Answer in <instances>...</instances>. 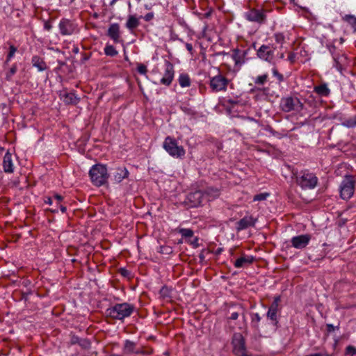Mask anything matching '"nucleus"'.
<instances>
[{"instance_id": "obj_9", "label": "nucleus", "mask_w": 356, "mask_h": 356, "mask_svg": "<svg viewBox=\"0 0 356 356\" xmlns=\"http://www.w3.org/2000/svg\"><path fill=\"white\" fill-rule=\"evenodd\" d=\"M277 46L273 43L264 44L259 49H256L257 56L259 58L269 63H274L275 51Z\"/></svg>"}, {"instance_id": "obj_49", "label": "nucleus", "mask_w": 356, "mask_h": 356, "mask_svg": "<svg viewBox=\"0 0 356 356\" xmlns=\"http://www.w3.org/2000/svg\"><path fill=\"white\" fill-rule=\"evenodd\" d=\"M238 317V312H232L231 314V316H229V319L231 320H236Z\"/></svg>"}, {"instance_id": "obj_50", "label": "nucleus", "mask_w": 356, "mask_h": 356, "mask_svg": "<svg viewBox=\"0 0 356 356\" xmlns=\"http://www.w3.org/2000/svg\"><path fill=\"white\" fill-rule=\"evenodd\" d=\"M81 338H79L78 337H73L72 338V343L73 344H75V343H78L79 344V341Z\"/></svg>"}, {"instance_id": "obj_5", "label": "nucleus", "mask_w": 356, "mask_h": 356, "mask_svg": "<svg viewBox=\"0 0 356 356\" xmlns=\"http://www.w3.org/2000/svg\"><path fill=\"white\" fill-rule=\"evenodd\" d=\"M318 181V177L308 170H302L296 177L297 184L303 190H312L316 188Z\"/></svg>"}, {"instance_id": "obj_38", "label": "nucleus", "mask_w": 356, "mask_h": 356, "mask_svg": "<svg viewBox=\"0 0 356 356\" xmlns=\"http://www.w3.org/2000/svg\"><path fill=\"white\" fill-rule=\"evenodd\" d=\"M272 73L273 75L277 78L279 82H282L284 81V76L277 71V68L273 67L272 69Z\"/></svg>"}, {"instance_id": "obj_54", "label": "nucleus", "mask_w": 356, "mask_h": 356, "mask_svg": "<svg viewBox=\"0 0 356 356\" xmlns=\"http://www.w3.org/2000/svg\"><path fill=\"white\" fill-rule=\"evenodd\" d=\"M327 327L328 331H330V332L333 331L334 330V326L332 324H327Z\"/></svg>"}, {"instance_id": "obj_60", "label": "nucleus", "mask_w": 356, "mask_h": 356, "mask_svg": "<svg viewBox=\"0 0 356 356\" xmlns=\"http://www.w3.org/2000/svg\"><path fill=\"white\" fill-rule=\"evenodd\" d=\"M221 252H222V249L221 248H218L217 250V254H220Z\"/></svg>"}, {"instance_id": "obj_37", "label": "nucleus", "mask_w": 356, "mask_h": 356, "mask_svg": "<svg viewBox=\"0 0 356 356\" xmlns=\"http://www.w3.org/2000/svg\"><path fill=\"white\" fill-rule=\"evenodd\" d=\"M79 345L83 349H89L91 346V343L90 340L81 338L79 341Z\"/></svg>"}, {"instance_id": "obj_24", "label": "nucleus", "mask_w": 356, "mask_h": 356, "mask_svg": "<svg viewBox=\"0 0 356 356\" xmlns=\"http://www.w3.org/2000/svg\"><path fill=\"white\" fill-rule=\"evenodd\" d=\"M277 308L269 307L268 310L266 313V317L271 322V324L275 327H277L279 321H278V315H277Z\"/></svg>"}, {"instance_id": "obj_4", "label": "nucleus", "mask_w": 356, "mask_h": 356, "mask_svg": "<svg viewBox=\"0 0 356 356\" xmlns=\"http://www.w3.org/2000/svg\"><path fill=\"white\" fill-rule=\"evenodd\" d=\"M163 148L166 152L175 159H182L186 154L184 147L179 145L177 141L171 136H167L163 143Z\"/></svg>"}, {"instance_id": "obj_2", "label": "nucleus", "mask_w": 356, "mask_h": 356, "mask_svg": "<svg viewBox=\"0 0 356 356\" xmlns=\"http://www.w3.org/2000/svg\"><path fill=\"white\" fill-rule=\"evenodd\" d=\"M88 174L91 182L95 186L99 187L108 182L109 174L106 165L101 163L93 165L90 168Z\"/></svg>"}, {"instance_id": "obj_46", "label": "nucleus", "mask_w": 356, "mask_h": 356, "mask_svg": "<svg viewBox=\"0 0 356 356\" xmlns=\"http://www.w3.org/2000/svg\"><path fill=\"white\" fill-rule=\"evenodd\" d=\"M44 29L48 31H49L52 29V25L48 21H44Z\"/></svg>"}, {"instance_id": "obj_56", "label": "nucleus", "mask_w": 356, "mask_h": 356, "mask_svg": "<svg viewBox=\"0 0 356 356\" xmlns=\"http://www.w3.org/2000/svg\"><path fill=\"white\" fill-rule=\"evenodd\" d=\"M308 356H329V355H323L321 353H314V354H311Z\"/></svg>"}, {"instance_id": "obj_19", "label": "nucleus", "mask_w": 356, "mask_h": 356, "mask_svg": "<svg viewBox=\"0 0 356 356\" xmlns=\"http://www.w3.org/2000/svg\"><path fill=\"white\" fill-rule=\"evenodd\" d=\"M254 260V257L253 256L243 254L234 261V266L237 268H244L246 266L251 264Z\"/></svg>"}, {"instance_id": "obj_11", "label": "nucleus", "mask_w": 356, "mask_h": 356, "mask_svg": "<svg viewBox=\"0 0 356 356\" xmlns=\"http://www.w3.org/2000/svg\"><path fill=\"white\" fill-rule=\"evenodd\" d=\"M229 80L218 74L210 79V87L214 92L225 91L228 85Z\"/></svg>"}, {"instance_id": "obj_47", "label": "nucleus", "mask_w": 356, "mask_h": 356, "mask_svg": "<svg viewBox=\"0 0 356 356\" xmlns=\"http://www.w3.org/2000/svg\"><path fill=\"white\" fill-rule=\"evenodd\" d=\"M185 46L188 52L193 55V45L190 43H185Z\"/></svg>"}, {"instance_id": "obj_39", "label": "nucleus", "mask_w": 356, "mask_h": 356, "mask_svg": "<svg viewBox=\"0 0 356 356\" xmlns=\"http://www.w3.org/2000/svg\"><path fill=\"white\" fill-rule=\"evenodd\" d=\"M137 72L140 74L145 75L147 72V67L142 63L138 64Z\"/></svg>"}, {"instance_id": "obj_18", "label": "nucleus", "mask_w": 356, "mask_h": 356, "mask_svg": "<svg viewBox=\"0 0 356 356\" xmlns=\"http://www.w3.org/2000/svg\"><path fill=\"white\" fill-rule=\"evenodd\" d=\"M123 352L125 354H140L142 353L141 350L138 348L137 343L129 339H126L124 341Z\"/></svg>"}, {"instance_id": "obj_36", "label": "nucleus", "mask_w": 356, "mask_h": 356, "mask_svg": "<svg viewBox=\"0 0 356 356\" xmlns=\"http://www.w3.org/2000/svg\"><path fill=\"white\" fill-rule=\"evenodd\" d=\"M270 194L268 193H261L259 194H257L253 197V201H264L269 197Z\"/></svg>"}, {"instance_id": "obj_63", "label": "nucleus", "mask_w": 356, "mask_h": 356, "mask_svg": "<svg viewBox=\"0 0 356 356\" xmlns=\"http://www.w3.org/2000/svg\"><path fill=\"white\" fill-rule=\"evenodd\" d=\"M52 212L55 213V212H58V209H53L51 210Z\"/></svg>"}, {"instance_id": "obj_52", "label": "nucleus", "mask_w": 356, "mask_h": 356, "mask_svg": "<svg viewBox=\"0 0 356 356\" xmlns=\"http://www.w3.org/2000/svg\"><path fill=\"white\" fill-rule=\"evenodd\" d=\"M44 202H45V204L51 205V204H53L54 199L51 197H47L46 200H44Z\"/></svg>"}, {"instance_id": "obj_42", "label": "nucleus", "mask_w": 356, "mask_h": 356, "mask_svg": "<svg viewBox=\"0 0 356 356\" xmlns=\"http://www.w3.org/2000/svg\"><path fill=\"white\" fill-rule=\"evenodd\" d=\"M346 353L348 355L353 356V355H356V348L355 347H353V346H348L346 348Z\"/></svg>"}, {"instance_id": "obj_57", "label": "nucleus", "mask_w": 356, "mask_h": 356, "mask_svg": "<svg viewBox=\"0 0 356 356\" xmlns=\"http://www.w3.org/2000/svg\"><path fill=\"white\" fill-rule=\"evenodd\" d=\"M277 56H278L280 59H284V53L277 54Z\"/></svg>"}, {"instance_id": "obj_16", "label": "nucleus", "mask_w": 356, "mask_h": 356, "mask_svg": "<svg viewBox=\"0 0 356 356\" xmlns=\"http://www.w3.org/2000/svg\"><path fill=\"white\" fill-rule=\"evenodd\" d=\"M203 193L201 191H195L188 194L187 200L191 207H197L201 204L203 200Z\"/></svg>"}, {"instance_id": "obj_55", "label": "nucleus", "mask_w": 356, "mask_h": 356, "mask_svg": "<svg viewBox=\"0 0 356 356\" xmlns=\"http://www.w3.org/2000/svg\"><path fill=\"white\" fill-rule=\"evenodd\" d=\"M59 208H60V209L61 212H62V213H65V212H66V211H67V208H66V207H65V206H63V205H60V206H59Z\"/></svg>"}, {"instance_id": "obj_6", "label": "nucleus", "mask_w": 356, "mask_h": 356, "mask_svg": "<svg viewBox=\"0 0 356 356\" xmlns=\"http://www.w3.org/2000/svg\"><path fill=\"white\" fill-rule=\"evenodd\" d=\"M327 48L333 60V67L342 73L348 64L346 55L341 50L337 49L334 45H327Z\"/></svg>"}, {"instance_id": "obj_27", "label": "nucleus", "mask_w": 356, "mask_h": 356, "mask_svg": "<svg viewBox=\"0 0 356 356\" xmlns=\"http://www.w3.org/2000/svg\"><path fill=\"white\" fill-rule=\"evenodd\" d=\"M178 82L181 88L189 87L191 83L190 76L186 73H182L179 76Z\"/></svg>"}, {"instance_id": "obj_13", "label": "nucleus", "mask_w": 356, "mask_h": 356, "mask_svg": "<svg viewBox=\"0 0 356 356\" xmlns=\"http://www.w3.org/2000/svg\"><path fill=\"white\" fill-rule=\"evenodd\" d=\"M311 236L309 234H301L291 238V245L296 249H303L309 243Z\"/></svg>"}, {"instance_id": "obj_64", "label": "nucleus", "mask_w": 356, "mask_h": 356, "mask_svg": "<svg viewBox=\"0 0 356 356\" xmlns=\"http://www.w3.org/2000/svg\"><path fill=\"white\" fill-rule=\"evenodd\" d=\"M248 119H249L250 121H254V118H249Z\"/></svg>"}, {"instance_id": "obj_45", "label": "nucleus", "mask_w": 356, "mask_h": 356, "mask_svg": "<svg viewBox=\"0 0 356 356\" xmlns=\"http://www.w3.org/2000/svg\"><path fill=\"white\" fill-rule=\"evenodd\" d=\"M154 17V13H148L144 16V19L146 22H149L151 19H152Z\"/></svg>"}, {"instance_id": "obj_43", "label": "nucleus", "mask_w": 356, "mask_h": 356, "mask_svg": "<svg viewBox=\"0 0 356 356\" xmlns=\"http://www.w3.org/2000/svg\"><path fill=\"white\" fill-rule=\"evenodd\" d=\"M280 300V296L275 297L273 303L271 304V305L270 307L278 309V305H279Z\"/></svg>"}, {"instance_id": "obj_31", "label": "nucleus", "mask_w": 356, "mask_h": 356, "mask_svg": "<svg viewBox=\"0 0 356 356\" xmlns=\"http://www.w3.org/2000/svg\"><path fill=\"white\" fill-rule=\"evenodd\" d=\"M179 233L185 238H191L194 234L193 231L188 228H181L179 229Z\"/></svg>"}, {"instance_id": "obj_35", "label": "nucleus", "mask_w": 356, "mask_h": 356, "mask_svg": "<svg viewBox=\"0 0 356 356\" xmlns=\"http://www.w3.org/2000/svg\"><path fill=\"white\" fill-rule=\"evenodd\" d=\"M268 77V76L267 74H264L262 75H259L254 79V83L256 85H259V86L264 85L267 81Z\"/></svg>"}, {"instance_id": "obj_15", "label": "nucleus", "mask_w": 356, "mask_h": 356, "mask_svg": "<svg viewBox=\"0 0 356 356\" xmlns=\"http://www.w3.org/2000/svg\"><path fill=\"white\" fill-rule=\"evenodd\" d=\"M257 221V218H254L252 216H245L236 222V230L239 232L249 227H254Z\"/></svg>"}, {"instance_id": "obj_53", "label": "nucleus", "mask_w": 356, "mask_h": 356, "mask_svg": "<svg viewBox=\"0 0 356 356\" xmlns=\"http://www.w3.org/2000/svg\"><path fill=\"white\" fill-rule=\"evenodd\" d=\"M170 40H173V41H175V40H179V36L177 34L172 33L170 35Z\"/></svg>"}, {"instance_id": "obj_21", "label": "nucleus", "mask_w": 356, "mask_h": 356, "mask_svg": "<svg viewBox=\"0 0 356 356\" xmlns=\"http://www.w3.org/2000/svg\"><path fill=\"white\" fill-rule=\"evenodd\" d=\"M314 92L318 96L323 97H327L331 93V90L328 87V83H322L319 85L315 86L314 87Z\"/></svg>"}, {"instance_id": "obj_40", "label": "nucleus", "mask_w": 356, "mask_h": 356, "mask_svg": "<svg viewBox=\"0 0 356 356\" xmlns=\"http://www.w3.org/2000/svg\"><path fill=\"white\" fill-rule=\"evenodd\" d=\"M9 49H10V51L8 54L6 62H8L14 56V55L17 51L16 47H14L13 45H10Z\"/></svg>"}, {"instance_id": "obj_61", "label": "nucleus", "mask_w": 356, "mask_h": 356, "mask_svg": "<svg viewBox=\"0 0 356 356\" xmlns=\"http://www.w3.org/2000/svg\"><path fill=\"white\" fill-rule=\"evenodd\" d=\"M177 41L181 42V43H184V40L179 38V40H178Z\"/></svg>"}, {"instance_id": "obj_25", "label": "nucleus", "mask_w": 356, "mask_h": 356, "mask_svg": "<svg viewBox=\"0 0 356 356\" xmlns=\"http://www.w3.org/2000/svg\"><path fill=\"white\" fill-rule=\"evenodd\" d=\"M31 63L33 66L36 67L39 72H43L47 68L45 62L38 56H33Z\"/></svg>"}, {"instance_id": "obj_23", "label": "nucleus", "mask_w": 356, "mask_h": 356, "mask_svg": "<svg viewBox=\"0 0 356 356\" xmlns=\"http://www.w3.org/2000/svg\"><path fill=\"white\" fill-rule=\"evenodd\" d=\"M107 35L115 42H119L120 39V26L118 23H113L110 25Z\"/></svg>"}, {"instance_id": "obj_41", "label": "nucleus", "mask_w": 356, "mask_h": 356, "mask_svg": "<svg viewBox=\"0 0 356 356\" xmlns=\"http://www.w3.org/2000/svg\"><path fill=\"white\" fill-rule=\"evenodd\" d=\"M17 72V66L15 65H13L10 69L9 72L6 74V79L10 80L13 75H14Z\"/></svg>"}, {"instance_id": "obj_48", "label": "nucleus", "mask_w": 356, "mask_h": 356, "mask_svg": "<svg viewBox=\"0 0 356 356\" xmlns=\"http://www.w3.org/2000/svg\"><path fill=\"white\" fill-rule=\"evenodd\" d=\"M295 58H296V54L293 52H290L289 56H288V60L291 62V63H293L295 61Z\"/></svg>"}, {"instance_id": "obj_3", "label": "nucleus", "mask_w": 356, "mask_h": 356, "mask_svg": "<svg viewBox=\"0 0 356 356\" xmlns=\"http://www.w3.org/2000/svg\"><path fill=\"white\" fill-rule=\"evenodd\" d=\"M304 104L295 95L284 96L280 101V108L284 113L292 111L299 113L304 109Z\"/></svg>"}, {"instance_id": "obj_34", "label": "nucleus", "mask_w": 356, "mask_h": 356, "mask_svg": "<svg viewBox=\"0 0 356 356\" xmlns=\"http://www.w3.org/2000/svg\"><path fill=\"white\" fill-rule=\"evenodd\" d=\"M341 125L345 127H347V128H354L356 127V118L355 116L352 118H350V119H347L346 120H344L343 122H341Z\"/></svg>"}, {"instance_id": "obj_29", "label": "nucleus", "mask_w": 356, "mask_h": 356, "mask_svg": "<svg viewBox=\"0 0 356 356\" xmlns=\"http://www.w3.org/2000/svg\"><path fill=\"white\" fill-rule=\"evenodd\" d=\"M343 20L348 23L354 29V31H356V17L353 15H346L343 17Z\"/></svg>"}, {"instance_id": "obj_1", "label": "nucleus", "mask_w": 356, "mask_h": 356, "mask_svg": "<svg viewBox=\"0 0 356 356\" xmlns=\"http://www.w3.org/2000/svg\"><path fill=\"white\" fill-rule=\"evenodd\" d=\"M134 305L128 302L116 303L105 310V315L114 320L124 321L129 317L134 312Z\"/></svg>"}, {"instance_id": "obj_7", "label": "nucleus", "mask_w": 356, "mask_h": 356, "mask_svg": "<svg viewBox=\"0 0 356 356\" xmlns=\"http://www.w3.org/2000/svg\"><path fill=\"white\" fill-rule=\"evenodd\" d=\"M232 352L235 356H252L246 348L245 341L241 333H234L232 340Z\"/></svg>"}, {"instance_id": "obj_8", "label": "nucleus", "mask_w": 356, "mask_h": 356, "mask_svg": "<svg viewBox=\"0 0 356 356\" xmlns=\"http://www.w3.org/2000/svg\"><path fill=\"white\" fill-rule=\"evenodd\" d=\"M355 181L353 176L347 175L344 177L339 187L340 196L343 200H348L353 197L355 191Z\"/></svg>"}, {"instance_id": "obj_26", "label": "nucleus", "mask_w": 356, "mask_h": 356, "mask_svg": "<svg viewBox=\"0 0 356 356\" xmlns=\"http://www.w3.org/2000/svg\"><path fill=\"white\" fill-rule=\"evenodd\" d=\"M140 24L139 19L134 15H129L126 22L125 26L130 31L137 28Z\"/></svg>"}, {"instance_id": "obj_33", "label": "nucleus", "mask_w": 356, "mask_h": 356, "mask_svg": "<svg viewBox=\"0 0 356 356\" xmlns=\"http://www.w3.org/2000/svg\"><path fill=\"white\" fill-rule=\"evenodd\" d=\"M273 38L275 39V42L277 44H280V48H282L285 41V37L284 34L282 33H275L273 35Z\"/></svg>"}, {"instance_id": "obj_51", "label": "nucleus", "mask_w": 356, "mask_h": 356, "mask_svg": "<svg viewBox=\"0 0 356 356\" xmlns=\"http://www.w3.org/2000/svg\"><path fill=\"white\" fill-rule=\"evenodd\" d=\"M191 243L193 245V247L197 248L199 246L198 238H195L193 241H191Z\"/></svg>"}, {"instance_id": "obj_14", "label": "nucleus", "mask_w": 356, "mask_h": 356, "mask_svg": "<svg viewBox=\"0 0 356 356\" xmlns=\"http://www.w3.org/2000/svg\"><path fill=\"white\" fill-rule=\"evenodd\" d=\"M165 69L163 77L160 80V83L165 86H170L174 77L173 65L170 62L165 60Z\"/></svg>"}, {"instance_id": "obj_32", "label": "nucleus", "mask_w": 356, "mask_h": 356, "mask_svg": "<svg viewBox=\"0 0 356 356\" xmlns=\"http://www.w3.org/2000/svg\"><path fill=\"white\" fill-rule=\"evenodd\" d=\"M104 53L106 56H115L118 52L113 45L107 44L104 47Z\"/></svg>"}, {"instance_id": "obj_58", "label": "nucleus", "mask_w": 356, "mask_h": 356, "mask_svg": "<svg viewBox=\"0 0 356 356\" xmlns=\"http://www.w3.org/2000/svg\"><path fill=\"white\" fill-rule=\"evenodd\" d=\"M199 257H200V259L201 260H204V258H205V257H204V254H203V253L200 254V256H199Z\"/></svg>"}, {"instance_id": "obj_44", "label": "nucleus", "mask_w": 356, "mask_h": 356, "mask_svg": "<svg viewBox=\"0 0 356 356\" xmlns=\"http://www.w3.org/2000/svg\"><path fill=\"white\" fill-rule=\"evenodd\" d=\"M53 199L56 200L58 204L63 200V197L60 195L55 194L53 197Z\"/></svg>"}, {"instance_id": "obj_12", "label": "nucleus", "mask_w": 356, "mask_h": 356, "mask_svg": "<svg viewBox=\"0 0 356 356\" xmlns=\"http://www.w3.org/2000/svg\"><path fill=\"white\" fill-rule=\"evenodd\" d=\"M58 29L62 35H71L74 33L76 27L70 19L63 18L58 24Z\"/></svg>"}, {"instance_id": "obj_22", "label": "nucleus", "mask_w": 356, "mask_h": 356, "mask_svg": "<svg viewBox=\"0 0 356 356\" xmlns=\"http://www.w3.org/2000/svg\"><path fill=\"white\" fill-rule=\"evenodd\" d=\"M3 168L4 172L6 173H12L14 171L12 155L9 152H7L3 156Z\"/></svg>"}, {"instance_id": "obj_20", "label": "nucleus", "mask_w": 356, "mask_h": 356, "mask_svg": "<svg viewBox=\"0 0 356 356\" xmlns=\"http://www.w3.org/2000/svg\"><path fill=\"white\" fill-rule=\"evenodd\" d=\"M129 172L128 170L124 167H118L115 169V172L113 173V177L115 183L119 184L123 179H127L129 177Z\"/></svg>"}, {"instance_id": "obj_59", "label": "nucleus", "mask_w": 356, "mask_h": 356, "mask_svg": "<svg viewBox=\"0 0 356 356\" xmlns=\"http://www.w3.org/2000/svg\"><path fill=\"white\" fill-rule=\"evenodd\" d=\"M73 51H74V53L77 54V53L79 52V49H78V47L74 48V49H73Z\"/></svg>"}, {"instance_id": "obj_62", "label": "nucleus", "mask_w": 356, "mask_h": 356, "mask_svg": "<svg viewBox=\"0 0 356 356\" xmlns=\"http://www.w3.org/2000/svg\"><path fill=\"white\" fill-rule=\"evenodd\" d=\"M234 58L235 60L236 63H238V60H236V56H234Z\"/></svg>"}, {"instance_id": "obj_17", "label": "nucleus", "mask_w": 356, "mask_h": 356, "mask_svg": "<svg viewBox=\"0 0 356 356\" xmlns=\"http://www.w3.org/2000/svg\"><path fill=\"white\" fill-rule=\"evenodd\" d=\"M59 96L67 104H76L80 101V98L74 92H67L65 90L60 92Z\"/></svg>"}, {"instance_id": "obj_10", "label": "nucleus", "mask_w": 356, "mask_h": 356, "mask_svg": "<svg viewBox=\"0 0 356 356\" xmlns=\"http://www.w3.org/2000/svg\"><path fill=\"white\" fill-rule=\"evenodd\" d=\"M244 17L248 22L262 24L266 22V10L264 9L251 8L244 13Z\"/></svg>"}, {"instance_id": "obj_28", "label": "nucleus", "mask_w": 356, "mask_h": 356, "mask_svg": "<svg viewBox=\"0 0 356 356\" xmlns=\"http://www.w3.org/2000/svg\"><path fill=\"white\" fill-rule=\"evenodd\" d=\"M261 320V317L258 313L251 314V325L254 329L258 330L259 327V322Z\"/></svg>"}, {"instance_id": "obj_30", "label": "nucleus", "mask_w": 356, "mask_h": 356, "mask_svg": "<svg viewBox=\"0 0 356 356\" xmlns=\"http://www.w3.org/2000/svg\"><path fill=\"white\" fill-rule=\"evenodd\" d=\"M172 289L167 286H163L160 289L159 294L163 298H171Z\"/></svg>"}]
</instances>
